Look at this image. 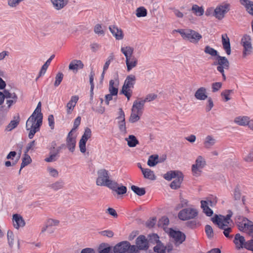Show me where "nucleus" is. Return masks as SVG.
<instances>
[{"label":"nucleus","mask_w":253,"mask_h":253,"mask_svg":"<svg viewBox=\"0 0 253 253\" xmlns=\"http://www.w3.org/2000/svg\"><path fill=\"white\" fill-rule=\"evenodd\" d=\"M109 31L116 40H122L124 39V33L122 29L116 26H111L109 27Z\"/></svg>","instance_id":"nucleus-20"},{"label":"nucleus","mask_w":253,"mask_h":253,"mask_svg":"<svg viewBox=\"0 0 253 253\" xmlns=\"http://www.w3.org/2000/svg\"><path fill=\"white\" fill-rule=\"evenodd\" d=\"M181 35L182 39L193 44H197L202 39V35L191 29H180L175 30Z\"/></svg>","instance_id":"nucleus-3"},{"label":"nucleus","mask_w":253,"mask_h":253,"mask_svg":"<svg viewBox=\"0 0 253 253\" xmlns=\"http://www.w3.org/2000/svg\"><path fill=\"white\" fill-rule=\"evenodd\" d=\"M182 172L178 170H170L165 173L163 177L167 180L170 181L173 178H176L181 175Z\"/></svg>","instance_id":"nucleus-31"},{"label":"nucleus","mask_w":253,"mask_h":253,"mask_svg":"<svg viewBox=\"0 0 253 253\" xmlns=\"http://www.w3.org/2000/svg\"><path fill=\"white\" fill-rule=\"evenodd\" d=\"M63 145L57 148V150L56 151H50L49 156L47 157L44 161L48 163L53 162L57 160L58 155L60 152V150L62 148Z\"/></svg>","instance_id":"nucleus-30"},{"label":"nucleus","mask_w":253,"mask_h":253,"mask_svg":"<svg viewBox=\"0 0 253 253\" xmlns=\"http://www.w3.org/2000/svg\"><path fill=\"white\" fill-rule=\"evenodd\" d=\"M125 139L127 142V144L129 147H134L139 143L138 140L133 135H129Z\"/></svg>","instance_id":"nucleus-36"},{"label":"nucleus","mask_w":253,"mask_h":253,"mask_svg":"<svg viewBox=\"0 0 253 253\" xmlns=\"http://www.w3.org/2000/svg\"><path fill=\"white\" fill-rule=\"evenodd\" d=\"M131 189L138 196H142L145 194V189L144 188H140L138 186L132 185L131 186Z\"/></svg>","instance_id":"nucleus-46"},{"label":"nucleus","mask_w":253,"mask_h":253,"mask_svg":"<svg viewBox=\"0 0 253 253\" xmlns=\"http://www.w3.org/2000/svg\"><path fill=\"white\" fill-rule=\"evenodd\" d=\"M131 88L130 87H127V86L123 85L121 91L122 94L126 97L128 100H129L130 97L131 96L132 91Z\"/></svg>","instance_id":"nucleus-44"},{"label":"nucleus","mask_w":253,"mask_h":253,"mask_svg":"<svg viewBox=\"0 0 253 253\" xmlns=\"http://www.w3.org/2000/svg\"><path fill=\"white\" fill-rule=\"evenodd\" d=\"M251 221L248 219L243 217L241 221L239 222V227L240 230L246 231L250 230L253 232V225L251 224Z\"/></svg>","instance_id":"nucleus-23"},{"label":"nucleus","mask_w":253,"mask_h":253,"mask_svg":"<svg viewBox=\"0 0 253 253\" xmlns=\"http://www.w3.org/2000/svg\"><path fill=\"white\" fill-rule=\"evenodd\" d=\"M79 99V97L78 95H74L71 97L66 106V113L68 115L72 113Z\"/></svg>","instance_id":"nucleus-19"},{"label":"nucleus","mask_w":253,"mask_h":253,"mask_svg":"<svg viewBox=\"0 0 253 253\" xmlns=\"http://www.w3.org/2000/svg\"><path fill=\"white\" fill-rule=\"evenodd\" d=\"M64 75L61 72H58L55 76L54 85L55 87L58 86L63 80Z\"/></svg>","instance_id":"nucleus-52"},{"label":"nucleus","mask_w":253,"mask_h":253,"mask_svg":"<svg viewBox=\"0 0 253 253\" xmlns=\"http://www.w3.org/2000/svg\"><path fill=\"white\" fill-rule=\"evenodd\" d=\"M222 86V84L220 82H216L212 84V91L215 92L219 90Z\"/></svg>","instance_id":"nucleus-63"},{"label":"nucleus","mask_w":253,"mask_h":253,"mask_svg":"<svg viewBox=\"0 0 253 253\" xmlns=\"http://www.w3.org/2000/svg\"><path fill=\"white\" fill-rule=\"evenodd\" d=\"M4 93L5 98L10 99L8 100V103L10 102H11L12 103L16 102L17 97L15 93H10L8 91L5 90Z\"/></svg>","instance_id":"nucleus-45"},{"label":"nucleus","mask_w":253,"mask_h":253,"mask_svg":"<svg viewBox=\"0 0 253 253\" xmlns=\"http://www.w3.org/2000/svg\"><path fill=\"white\" fill-rule=\"evenodd\" d=\"M13 225L15 228L18 229L25 225V222L23 218L19 214H15L12 217Z\"/></svg>","instance_id":"nucleus-22"},{"label":"nucleus","mask_w":253,"mask_h":253,"mask_svg":"<svg viewBox=\"0 0 253 253\" xmlns=\"http://www.w3.org/2000/svg\"><path fill=\"white\" fill-rule=\"evenodd\" d=\"M191 10L197 16H201L204 14V9L202 6H199L197 4H194Z\"/></svg>","instance_id":"nucleus-40"},{"label":"nucleus","mask_w":253,"mask_h":253,"mask_svg":"<svg viewBox=\"0 0 253 253\" xmlns=\"http://www.w3.org/2000/svg\"><path fill=\"white\" fill-rule=\"evenodd\" d=\"M47 170L49 173V175L51 176L56 177L58 175V171L56 169L52 167H48L47 169Z\"/></svg>","instance_id":"nucleus-62"},{"label":"nucleus","mask_w":253,"mask_h":253,"mask_svg":"<svg viewBox=\"0 0 253 253\" xmlns=\"http://www.w3.org/2000/svg\"><path fill=\"white\" fill-rule=\"evenodd\" d=\"M32 115L37 117L42 118V114L41 113V103L39 102L38 104L37 108Z\"/></svg>","instance_id":"nucleus-59"},{"label":"nucleus","mask_w":253,"mask_h":253,"mask_svg":"<svg viewBox=\"0 0 253 253\" xmlns=\"http://www.w3.org/2000/svg\"><path fill=\"white\" fill-rule=\"evenodd\" d=\"M183 180V175L182 173L181 175L179 176L172 181L170 184V188L172 189H177L179 188Z\"/></svg>","instance_id":"nucleus-35"},{"label":"nucleus","mask_w":253,"mask_h":253,"mask_svg":"<svg viewBox=\"0 0 253 253\" xmlns=\"http://www.w3.org/2000/svg\"><path fill=\"white\" fill-rule=\"evenodd\" d=\"M217 143L216 137L212 134L206 135L203 139V146L206 149H210Z\"/></svg>","instance_id":"nucleus-15"},{"label":"nucleus","mask_w":253,"mask_h":253,"mask_svg":"<svg viewBox=\"0 0 253 253\" xmlns=\"http://www.w3.org/2000/svg\"><path fill=\"white\" fill-rule=\"evenodd\" d=\"M60 220L58 219L50 218L47 219L45 227L42 229V232H44L49 227H56L59 225Z\"/></svg>","instance_id":"nucleus-37"},{"label":"nucleus","mask_w":253,"mask_h":253,"mask_svg":"<svg viewBox=\"0 0 253 253\" xmlns=\"http://www.w3.org/2000/svg\"><path fill=\"white\" fill-rule=\"evenodd\" d=\"M234 199L235 201H239L241 198V189L239 185H237L234 190Z\"/></svg>","instance_id":"nucleus-48"},{"label":"nucleus","mask_w":253,"mask_h":253,"mask_svg":"<svg viewBox=\"0 0 253 253\" xmlns=\"http://www.w3.org/2000/svg\"><path fill=\"white\" fill-rule=\"evenodd\" d=\"M144 106L143 102L140 101L138 99L133 102L128 119L130 123H135L140 120L143 114Z\"/></svg>","instance_id":"nucleus-5"},{"label":"nucleus","mask_w":253,"mask_h":253,"mask_svg":"<svg viewBox=\"0 0 253 253\" xmlns=\"http://www.w3.org/2000/svg\"><path fill=\"white\" fill-rule=\"evenodd\" d=\"M229 10V4L224 3L218 5L214 10L213 15L218 20H221Z\"/></svg>","instance_id":"nucleus-12"},{"label":"nucleus","mask_w":253,"mask_h":253,"mask_svg":"<svg viewBox=\"0 0 253 253\" xmlns=\"http://www.w3.org/2000/svg\"><path fill=\"white\" fill-rule=\"evenodd\" d=\"M159 163L158 155H151L149 157L147 165L151 167L155 166Z\"/></svg>","instance_id":"nucleus-42"},{"label":"nucleus","mask_w":253,"mask_h":253,"mask_svg":"<svg viewBox=\"0 0 253 253\" xmlns=\"http://www.w3.org/2000/svg\"><path fill=\"white\" fill-rule=\"evenodd\" d=\"M119 82L116 80H111L109 82V91L110 93L117 95L118 92Z\"/></svg>","instance_id":"nucleus-32"},{"label":"nucleus","mask_w":253,"mask_h":253,"mask_svg":"<svg viewBox=\"0 0 253 253\" xmlns=\"http://www.w3.org/2000/svg\"><path fill=\"white\" fill-rule=\"evenodd\" d=\"M221 38L223 49L226 51V54L229 55L231 52L229 38L226 34L222 35Z\"/></svg>","instance_id":"nucleus-29"},{"label":"nucleus","mask_w":253,"mask_h":253,"mask_svg":"<svg viewBox=\"0 0 253 253\" xmlns=\"http://www.w3.org/2000/svg\"><path fill=\"white\" fill-rule=\"evenodd\" d=\"M195 97L199 100H205L208 98L207 94V89L204 87L199 88L195 92Z\"/></svg>","instance_id":"nucleus-28"},{"label":"nucleus","mask_w":253,"mask_h":253,"mask_svg":"<svg viewBox=\"0 0 253 253\" xmlns=\"http://www.w3.org/2000/svg\"><path fill=\"white\" fill-rule=\"evenodd\" d=\"M157 97V95L154 93H151L148 94L144 99L139 98L138 99L140 101L143 102V104L144 105L145 103L146 102H150L155 100Z\"/></svg>","instance_id":"nucleus-49"},{"label":"nucleus","mask_w":253,"mask_h":253,"mask_svg":"<svg viewBox=\"0 0 253 253\" xmlns=\"http://www.w3.org/2000/svg\"><path fill=\"white\" fill-rule=\"evenodd\" d=\"M134 51V48L130 45H126L121 48V51L125 57V63L127 72L136 68L138 64L137 58L133 55Z\"/></svg>","instance_id":"nucleus-1"},{"label":"nucleus","mask_w":253,"mask_h":253,"mask_svg":"<svg viewBox=\"0 0 253 253\" xmlns=\"http://www.w3.org/2000/svg\"><path fill=\"white\" fill-rule=\"evenodd\" d=\"M166 247H165L161 242L157 243V245L154 247V251L158 253H166Z\"/></svg>","instance_id":"nucleus-50"},{"label":"nucleus","mask_w":253,"mask_h":253,"mask_svg":"<svg viewBox=\"0 0 253 253\" xmlns=\"http://www.w3.org/2000/svg\"><path fill=\"white\" fill-rule=\"evenodd\" d=\"M169 223V219L166 217H162L158 222V226L159 227L163 228V229L166 231V227Z\"/></svg>","instance_id":"nucleus-51"},{"label":"nucleus","mask_w":253,"mask_h":253,"mask_svg":"<svg viewBox=\"0 0 253 253\" xmlns=\"http://www.w3.org/2000/svg\"><path fill=\"white\" fill-rule=\"evenodd\" d=\"M7 237L9 245L12 247L14 244V235L12 231L8 230L7 233Z\"/></svg>","instance_id":"nucleus-57"},{"label":"nucleus","mask_w":253,"mask_h":253,"mask_svg":"<svg viewBox=\"0 0 253 253\" xmlns=\"http://www.w3.org/2000/svg\"><path fill=\"white\" fill-rule=\"evenodd\" d=\"M94 33L99 36H103L105 34V32L100 24H96L94 28Z\"/></svg>","instance_id":"nucleus-54"},{"label":"nucleus","mask_w":253,"mask_h":253,"mask_svg":"<svg viewBox=\"0 0 253 253\" xmlns=\"http://www.w3.org/2000/svg\"><path fill=\"white\" fill-rule=\"evenodd\" d=\"M243 159L247 163H252L253 162V148L251 149L245 155Z\"/></svg>","instance_id":"nucleus-53"},{"label":"nucleus","mask_w":253,"mask_h":253,"mask_svg":"<svg viewBox=\"0 0 253 253\" xmlns=\"http://www.w3.org/2000/svg\"><path fill=\"white\" fill-rule=\"evenodd\" d=\"M232 213L230 212L225 216L222 215H216L212 218V221L217 225V226L224 230L223 234L227 238H230L229 233L231 231V228L229 227L232 220L230 219Z\"/></svg>","instance_id":"nucleus-2"},{"label":"nucleus","mask_w":253,"mask_h":253,"mask_svg":"<svg viewBox=\"0 0 253 253\" xmlns=\"http://www.w3.org/2000/svg\"><path fill=\"white\" fill-rule=\"evenodd\" d=\"M141 171L144 177L146 179L151 180H154L156 178V176L153 171L149 169L141 168Z\"/></svg>","instance_id":"nucleus-34"},{"label":"nucleus","mask_w":253,"mask_h":253,"mask_svg":"<svg viewBox=\"0 0 253 253\" xmlns=\"http://www.w3.org/2000/svg\"><path fill=\"white\" fill-rule=\"evenodd\" d=\"M136 81V77L134 75L131 74L127 76L125 81L124 85L133 88Z\"/></svg>","instance_id":"nucleus-38"},{"label":"nucleus","mask_w":253,"mask_h":253,"mask_svg":"<svg viewBox=\"0 0 253 253\" xmlns=\"http://www.w3.org/2000/svg\"><path fill=\"white\" fill-rule=\"evenodd\" d=\"M215 65H218L217 70L221 73L223 80H226V76L224 74V70H228L229 68V62L224 56H217L215 61L213 63Z\"/></svg>","instance_id":"nucleus-10"},{"label":"nucleus","mask_w":253,"mask_h":253,"mask_svg":"<svg viewBox=\"0 0 253 253\" xmlns=\"http://www.w3.org/2000/svg\"><path fill=\"white\" fill-rule=\"evenodd\" d=\"M251 120H250V118L248 116H238L235 118L234 120V122L239 125L241 126H245L249 125V124L251 122Z\"/></svg>","instance_id":"nucleus-26"},{"label":"nucleus","mask_w":253,"mask_h":253,"mask_svg":"<svg viewBox=\"0 0 253 253\" xmlns=\"http://www.w3.org/2000/svg\"><path fill=\"white\" fill-rule=\"evenodd\" d=\"M205 232H206L207 237L211 239V238H213V237L214 236V233H213V229L210 225H207L205 226Z\"/></svg>","instance_id":"nucleus-58"},{"label":"nucleus","mask_w":253,"mask_h":253,"mask_svg":"<svg viewBox=\"0 0 253 253\" xmlns=\"http://www.w3.org/2000/svg\"><path fill=\"white\" fill-rule=\"evenodd\" d=\"M246 3H241L244 6L247 11L251 15H253V2H245Z\"/></svg>","instance_id":"nucleus-56"},{"label":"nucleus","mask_w":253,"mask_h":253,"mask_svg":"<svg viewBox=\"0 0 253 253\" xmlns=\"http://www.w3.org/2000/svg\"><path fill=\"white\" fill-rule=\"evenodd\" d=\"M118 127L120 133L122 134L127 133L126 122L125 120V113L122 108H120L118 112V116L116 118Z\"/></svg>","instance_id":"nucleus-11"},{"label":"nucleus","mask_w":253,"mask_h":253,"mask_svg":"<svg viewBox=\"0 0 253 253\" xmlns=\"http://www.w3.org/2000/svg\"><path fill=\"white\" fill-rule=\"evenodd\" d=\"M204 52H205V53L209 54L213 57H217V56H218L217 54V51L209 45H207L205 46L204 49Z\"/></svg>","instance_id":"nucleus-47"},{"label":"nucleus","mask_w":253,"mask_h":253,"mask_svg":"<svg viewBox=\"0 0 253 253\" xmlns=\"http://www.w3.org/2000/svg\"><path fill=\"white\" fill-rule=\"evenodd\" d=\"M113 181L110 178L109 171L105 169H101L97 171V178L96 180L97 185L109 188Z\"/></svg>","instance_id":"nucleus-7"},{"label":"nucleus","mask_w":253,"mask_h":253,"mask_svg":"<svg viewBox=\"0 0 253 253\" xmlns=\"http://www.w3.org/2000/svg\"><path fill=\"white\" fill-rule=\"evenodd\" d=\"M135 243L138 249L140 250H147L149 247L147 240L143 235H140L136 238Z\"/></svg>","instance_id":"nucleus-18"},{"label":"nucleus","mask_w":253,"mask_h":253,"mask_svg":"<svg viewBox=\"0 0 253 253\" xmlns=\"http://www.w3.org/2000/svg\"><path fill=\"white\" fill-rule=\"evenodd\" d=\"M147 10L143 6H140L136 8L135 10V15L137 17H144L147 16Z\"/></svg>","instance_id":"nucleus-41"},{"label":"nucleus","mask_w":253,"mask_h":253,"mask_svg":"<svg viewBox=\"0 0 253 253\" xmlns=\"http://www.w3.org/2000/svg\"><path fill=\"white\" fill-rule=\"evenodd\" d=\"M63 186V184L62 181H56L51 184V187L54 190H58L62 188Z\"/></svg>","instance_id":"nucleus-64"},{"label":"nucleus","mask_w":253,"mask_h":253,"mask_svg":"<svg viewBox=\"0 0 253 253\" xmlns=\"http://www.w3.org/2000/svg\"><path fill=\"white\" fill-rule=\"evenodd\" d=\"M109 188L115 192L118 195H124L126 193L127 188L122 184H119L114 180Z\"/></svg>","instance_id":"nucleus-16"},{"label":"nucleus","mask_w":253,"mask_h":253,"mask_svg":"<svg viewBox=\"0 0 253 253\" xmlns=\"http://www.w3.org/2000/svg\"><path fill=\"white\" fill-rule=\"evenodd\" d=\"M31 162L32 159L30 156L29 155H28L27 153H25L24 157L22 159V163L21 165V168L19 172H20L22 169H23L28 165L30 164Z\"/></svg>","instance_id":"nucleus-43"},{"label":"nucleus","mask_w":253,"mask_h":253,"mask_svg":"<svg viewBox=\"0 0 253 253\" xmlns=\"http://www.w3.org/2000/svg\"><path fill=\"white\" fill-rule=\"evenodd\" d=\"M198 215V210L191 206L180 211L178 214L180 219L185 221L195 218Z\"/></svg>","instance_id":"nucleus-9"},{"label":"nucleus","mask_w":253,"mask_h":253,"mask_svg":"<svg viewBox=\"0 0 253 253\" xmlns=\"http://www.w3.org/2000/svg\"><path fill=\"white\" fill-rule=\"evenodd\" d=\"M167 230L166 232L169 231V236L173 239L175 244L179 245L185 240V236L180 231H175L170 228Z\"/></svg>","instance_id":"nucleus-14"},{"label":"nucleus","mask_w":253,"mask_h":253,"mask_svg":"<svg viewBox=\"0 0 253 253\" xmlns=\"http://www.w3.org/2000/svg\"><path fill=\"white\" fill-rule=\"evenodd\" d=\"M76 137L73 135L72 132H69L66 139V145L69 151L72 152L74 151L76 143Z\"/></svg>","instance_id":"nucleus-21"},{"label":"nucleus","mask_w":253,"mask_h":253,"mask_svg":"<svg viewBox=\"0 0 253 253\" xmlns=\"http://www.w3.org/2000/svg\"><path fill=\"white\" fill-rule=\"evenodd\" d=\"M129 247V243L127 241H123L117 244L113 249L114 253H125L128 251Z\"/></svg>","instance_id":"nucleus-17"},{"label":"nucleus","mask_w":253,"mask_h":253,"mask_svg":"<svg viewBox=\"0 0 253 253\" xmlns=\"http://www.w3.org/2000/svg\"><path fill=\"white\" fill-rule=\"evenodd\" d=\"M241 45L243 46V57L246 58L253 52L252 39L251 36L244 35L241 40Z\"/></svg>","instance_id":"nucleus-8"},{"label":"nucleus","mask_w":253,"mask_h":253,"mask_svg":"<svg viewBox=\"0 0 253 253\" xmlns=\"http://www.w3.org/2000/svg\"><path fill=\"white\" fill-rule=\"evenodd\" d=\"M201 208L203 210V212L208 216H211L213 214V211L208 206L201 205Z\"/></svg>","instance_id":"nucleus-60"},{"label":"nucleus","mask_w":253,"mask_h":253,"mask_svg":"<svg viewBox=\"0 0 253 253\" xmlns=\"http://www.w3.org/2000/svg\"><path fill=\"white\" fill-rule=\"evenodd\" d=\"M84 66V64L81 60L75 59L72 60L69 64V69L77 72L79 70L83 69Z\"/></svg>","instance_id":"nucleus-27"},{"label":"nucleus","mask_w":253,"mask_h":253,"mask_svg":"<svg viewBox=\"0 0 253 253\" xmlns=\"http://www.w3.org/2000/svg\"><path fill=\"white\" fill-rule=\"evenodd\" d=\"M233 92L232 90L227 89L222 91L221 93V96L224 98V100L227 102L231 99L230 95Z\"/></svg>","instance_id":"nucleus-55"},{"label":"nucleus","mask_w":253,"mask_h":253,"mask_svg":"<svg viewBox=\"0 0 253 253\" xmlns=\"http://www.w3.org/2000/svg\"><path fill=\"white\" fill-rule=\"evenodd\" d=\"M53 8L57 11L63 9L68 3L69 0H50Z\"/></svg>","instance_id":"nucleus-25"},{"label":"nucleus","mask_w":253,"mask_h":253,"mask_svg":"<svg viewBox=\"0 0 253 253\" xmlns=\"http://www.w3.org/2000/svg\"><path fill=\"white\" fill-rule=\"evenodd\" d=\"M207 166V161L204 156L198 155L194 163L191 166V172L194 176L199 177L203 173V169Z\"/></svg>","instance_id":"nucleus-6"},{"label":"nucleus","mask_w":253,"mask_h":253,"mask_svg":"<svg viewBox=\"0 0 253 253\" xmlns=\"http://www.w3.org/2000/svg\"><path fill=\"white\" fill-rule=\"evenodd\" d=\"M217 203V199L216 198H207L205 200H202L201 204L202 205L208 206L209 207H213Z\"/></svg>","instance_id":"nucleus-39"},{"label":"nucleus","mask_w":253,"mask_h":253,"mask_svg":"<svg viewBox=\"0 0 253 253\" xmlns=\"http://www.w3.org/2000/svg\"><path fill=\"white\" fill-rule=\"evenodd\" d=\"M234 243L235 244L236 248L238 249L243 248H245L247 244V242H246L245 238L239 233L235 235Z\"/></svg>","instance_id":"nucleus-24"},{"label":"nucleus","mask_w":253,"mask_h":253,"mask_svg":"<svg viewBox=\"0 0 253 253\" xmlns=\"http://www.w3.org/2000/svg\"><path fill=\"white\" fill-rule=\"evenodd\" d=\"M91 136V130L88 127H86L84 129V133L80 140L79 147L80 151L82 153H84L86 151V142L87 140Z\"/></svg>","instance_id":"nucleus-13"},{"label":"nucleus","mask_w":253,"mask_h":253,"mask_svg":"<svg viewBox=\"0 0 253 253\" xmlns=\"http://www.w3.org/2000/svg\"><path fill=\"white\" fill-rule=\"evenodd\" d=\"M20 122V117L18 115L13 117V119L10 121L9 124L6 126L5 128V130L7 131H10L13 129L15 128L19 124Z\"/></svg>","instance_id":"nucleus-33"},{"label":"nucleus","mask_w":253,"mask_h":253,"mask_svg":"<svg viewBox=\"0 0 253 253\" xmlns=\"http://www.w3.org/2000/svg\"><path fill=\"white\" fill-rule=\"evenodd\" d=\"M42 118L32 115L26 122V128L29 131L28 137L33 138L35 134L40 130L42 124Z\"/></svg>","instance_id":"nucleus-4"},{"label":"nucleus","mask_w":253,"mask_h":253,"mask_svg":"<svg viewBox=\"0 0 253 253\" xmlns=\"http://www.w3.org/2000/svg\"><path fill=\"white\" fill-rule=\"evenodd\" d=\"M94 74L93 72H91L89 75V83L90 84V97H92L93 96V90L94 88V84H93V79H94Z\"/></svg>","instance_id":"nucleus-61"}]
</instances>
